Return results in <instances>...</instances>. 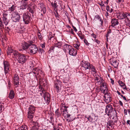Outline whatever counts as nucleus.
I'll return each instance as SVG.
<instances>
[{"mask_svg":"<svg viewBox=\"0 0 130 130\" xmlns=\"http://www.w3.org/2000/svg\"><path fill=\"white\" fill-rule=\"evenodd\" d=\"M14 56L19 63H24L27 60L26 56L24 54L20 53L18 52L14 53Z\"/></svg>","mask_w":130,"mask_h":130,"instance_id":"nucleus-1","label":"nucleus"},{"mask_svg":"<svg viewBox=\"0 0 130 130\" xmlns=\"http://www.w3.org/2000/svg\"><path fill=\"white\" fill-rule=\"evenodd\" d=\"M12 18L13 21L14 22H19L21 19L20 14L16 11L13 12Z\"/></svg>","mask_w":130,"mask_h":130,"instance_id":"nucleus-2","label":"nucleus"},{"mask_svg":"<svg viewBox=\"0 0 130 130\" xmlns=\"http://www.w3.org/2000/svg\"><path fill=\"white\" fill-rule=\"evenodd\" d=\"M41 95L43 97L44 100L46 101L47 104L50 103V95L48 92H46L45 91H43V93H40Z\"/></svg>","mask_w":130,"mask_h":130,"instance_id":"nucleus-3","label":"nucleus"},{"mask_svg":"<svg viewBox=\"0 0 130 130\" xmlns=\"http://www.w3.org/2000/svg\"><path fill=\"white\" fill-rule=\"evenodd\" d=\"M38 50V48L37 46L33 43L30 45L28 50L30 53L35 54L37 53Z\"/></svg>","mask_w":130,"mask_h":130,"instance_id":"nucleus-4","label":"nucleus"},{"mask_svg":"<svg viewBox=\"0 0 130 130\" xmlns=\"http://www.w3.org/2000/svg\"><path fill=\"white\" fill-rule=\"evenodd\" d=\"M23 20L26 24H28L30 21V17L28 13H25L23 14L22 15Z\"/></svg>","mask_w":130,"mask_h":130,"instance_id":"nucleus-5","label":"nucleus"},{"mask_svg":"<svg viewBox=\"0 0 130 130\" xmlns=\"http://www.w3.org/2000/svg\"><path fill=\"white\" fill-rule=\"evenodd\" d=\"M109 62L115 68H116L117 67L119 62L116 59L115 57H112V58L109 59Z\"/></svg>","mask_w":130,"mask_h":130,"instance_id":"nucleus-6","label":"nucleus"},{"mask_svg":"<svg viewBox=\"0 0 130 130\" xmlns=\"http://www.w3.org/2000/svg\"><path fill=\"white\" fill-rule=\"evenodd\" d=\"M90 64L88 62L85 61H82L81 63V67L85 70L89 69Z\"/></svg>","mask_w":130,"mask_h":130,"instance_id":"nucleus-7","label":"nucleus"},{"mask_svg":"<svg viewBox=\"0 0 130 130\" xmlns=\"http://www.w3.org/2000/svg\"><path fill=\"white\" fill-rule=\"evenodd\" d=\"M3 64L4 66L5 73L6 75L7 73H8L9 71V67L10 66V64L8 61L5 60L4 61Z\"/></svg>","mask_w":130,"mask_h":130,"instance_id":"nucleus-8","label":"nucleus"},{"mask_svg":"<svg viewBox=\"0 0 130 130\" xmlns=\"http://www.w3.org/2000/svg\"><path fill=\"white\" fill-rule=\"evenodd\" d=\"M34 42L32 41H28L27 43L25 42L23 43L22 45V47L24 50L27 49L29 47L31 44L34 43Z\"/></svg>","mask_w":130,"mask_h":130,"instance_id":"nucleus-9","label":"nucleus"},{"mask_svg":"<svg viewBox=\"0 0 130 130\" xmlns=\"http://www.w3.org/2000/svg\"><path fill=\"white\" fill-rule=\"evenodd\" d=\"M104 93V97L105 99V101L107 104L111 102V94L108 92H105Z\"/></svg>","mask_w":130,"mask_h":130,"instance_id":"nucleus-10","label":"nucleus"},{"mask_svg":"<svg viewBox=\"0 0 130 130\" xmlns=\"http://www.w3.org/2000/svg\"><path fill=\"white\" fill-rule=\"evenodd\" d=\"M114 110L112 106H106L105 112L108 116H113L112 112Z\"/></svg>","mask_w":130,"mask_h":130,"instance_id":"nucleus-11","label":"nucleus"},{"mask_svg":"<svg viewBox=\"0 0 130 130\" xmlns=\"http://www.w3.org/2000/svg\"><path fill=\"white\" fill-rule=\"evenodd\" d=\"M61 82L58 79H56L54 81V87L56 88L58 91L60 90L61 87Z\"/></svg>","mask_w":130,"mask_h":130,"instance_id":"nucleus-12","label":"nucleus"},{"mask_svg":"<svg viewBox=\"0 0 130 130\" xmlns=\"http://www.w3.org/2000/svg\"><path fill=\"white\" fill-rule=\"evenodd\" d=\"M19 76L17 74H15L13 77L14 84L15 86H17L16 87H17L19 85Z\"/></svg>","mask_w":130,"mask_h":130,"instance_id":"nucleus-13","label":"nucleus"},{"mask_svg":"<svg viewBox=\"0 0 130 130\" xmlns=\"http://www.w3.org/2000/svg\"><path fill=\"white\" fill-rule=\"evenodd\" d=\"M101 90H102V92L103 93H105V92H108V89L106 85H105L104 83L102 84L101 85Z\"/></svg>","mask_w":130,"mask_h":130,"instance_id":"nucleus-14","label":"nucleus"},{"mask_svg":"<svg viewBox=\"0 0 130 130\" xmlns=\"http://www.w3.org/2000/svg\"><path fill=\"white\" fill-rule=\"evenodd\" d=\"M8 14L6 13H4L3 14V17L2 18L3 20L2 21L6 25L8 24V20L7 19Z\"/></svg>","mask_w":130,"mask_h":130,"instance_id":"nucleus-15","label":"nucleus"},{"mask_svg":"<svg viewBox=\"0 0 130 130\" xmlns=\"http://www.w3.org/2000/svg\"><path fill=\"white\" fill-rule=\"evenodd\" d=\"M40 72H41L42 71L39 69L36 68L33 69L31 73H34L35 74V76L36 77V76L38 75Z\"/></svg>","mask_w":130,"mask_h":130,"instance_id":"nucleus-16","label":"nucleus"},{"mask_svg":"<svg viewBox=\"0 0 130 130\" xmlns=\"http://www.w3.org/2000/svg\"><path fill=\"white\" fill-rule=\"evenodd\" d=\"M69 54L72 56H75L77 54V51L73 48H71L69 51Z\"/></svg>","mask_w":130,"mask_h":130,"instance_id":"nucleus-17","label":"nucleus"},{"mask_svg":"<svg viewBox=\"0 0 130 130\" xmlns=\"http://www.w3.org/2000/svg\"><path fill=\"white\" fill-rule=\"evenodd\" d=\"M97 19L99 20L101 22V24L102 25L103 23V22L102 20L101 17L99 15L97 14L95 16L93 20L94 21H95Z\"/></svg>","mask_w":130,"mask_h":130,"instance_id":"nucleus-18","label":"nucleus"},{"mask_svg":"<svg viewBox=\"0 0 130 130\" xmlns=\"http://www.w3.org/2000/svg\"><path fill=\"white\" fill-rule=\"evenodd\" d=\"M8 51L7 52V54L8 55V53H13V54L14 55V53L18 52L15 51V50H13L11 46H8Z\"/></svg>","mask_w":130,"mask_h":130,"instance_id":"nucleus-19","label":"nucleus"},{"mask_svg":"<svg viewBox=\"0 0 130 130\" xmlns=\"http://www.w3.org/2000/svg\"><path fill=\"white\" fill-rule=\"evenodd\" d=\"M111 22V26L113 27H114L116 25L118 24L119 23L118 20L115 19H112Z\"/></svg>","mask_w":130,"mask_h":130,"instance_id":"nucleus-20","label":"nucleus"},{"mask_svg":"<svg viewBox=\"0 0 130 130\" xmlns=\"http://www.w3.org/2000/svg\"><path fill=\"white\" fill-rule=\"evenodd\" d=\"M33 122L34 125L33 126L32 128L30 130H38L39 126L38 123L37 122Z\"/></svg>","mask_w":130,"mask_h":130,"instance_id":"nucleus-21","label":"nucleus"},{"mask_svg":"<svg viewBox=\"0 0 130 130\" xmlns=\"http://www.w3.org/2000/svg\"><path fill=\"white\" fill-rule=\"evenodd\" d=\"M40 7L41 9V12H43V14H44L46 13V8L43 3H41L40 4Z\"/></svg>","mask_w":130,"mask_h":130,"instance_id":"nucleus-22","label":"nucleus"},{"mask_svg":"<svg viewBox=\"0 0 130 130\" xmlns=\"http://www.w3.org/2000/svg\"><path fill=\"white\" fill-rule=\"evenodd\" d=\"M21 3L22 4L20 7V9L22 10L26 9L27 8V3L23 1H22Z\"/></svg>","mask_w":130,"mask_h":130,"instance_id":"nucleus-23","label":"nucleus"},{"mask_svg":"<svg viewBox=\"0 0 130 130\" xmlns=\"http://www.w3.org/2000/svg\"><path fill=\"white\" fill-rule=\"evenodd\" d=\"M63 107H64V109L62 111V112H64V113H63V115L64 117L66 118L67 116V115L68 113V112H67V108L68 107L67 106V107H66V106H63ZM61 111H62V110H61Z\"/></svg>","mask_w":130,"mask_h":130,"instance_id":"nucleus-24","label":"nucleus"},{"mask_svg":"<svg viewBox=\"0 0 130 130\" xmlns=\"http://www.w3.org/2000/svg\"><path fill=\"white\" fill-rule=\"evenodd\" d=\"M15 93L14 91L13 90H11L9 94V97L11 99H13L14 98Z\"/></svg>","mask_w":130,"mask_h":130,"instance_id":"nucleus-25","label":"nucleus"},{"mask_svg":"<svg viewBox=\"0 0 130 130\" xmlns=\"http://www.w3.org/2000/svg\"><path fill=\"white\" fill-rule=\"evenodd\" d=\"M71 46L67 44H65L64 45V48L63 50L65 52H66L67 50H70Z\"/></svg>","mask_w":130,"mask_h":130,"instance_id":"nucleus-26","label":"nucleus"},{"mask_svg":"<svg viewBox=\"0 0 130 130\" xmlns=\"http://www.w3.org/2000/svg\"><path fill=\"white\" fill-rule=\"evenodd\" d=\"M35 110V107L34 106H30L29 108V111L28 112L30 113H34Z\"/></svg>","mask_w":130,"mask_h":130,"instance_id":"nucleus-27","label":"nucleus"},{"mask_svg":"<svg viewBox=\"0 0 130 130\" xmlns=\"http://www.w3.org/2000/svg\"><path fill=\"white\" fill-rule=\"evenodd\" d=\"M62 43L61 42H58L57 43H54V44L55 46V49H57V48H60L62 46Z\"/></svg>","mask_w":130,"mask_h":130,"instance_id":"nucleus-28","label":"nucleus"},{"mask_svg":"<svg viewBox=\"0 0 130 130\" xmlns=\"http://www.w3.org/2000/svg\"><path fill=\"white\" fill-rule=\"evenodd\" d=\"M118 83L120 85L121 87H123L124 89H127V88L125 84L122 81L120 80L119 81H118Z\"/></svg>","mask_w":130,"mask_h":130,"instance_id":"nucleus-29","label":"nucleus"},{"mask_svg":"<svg viewBox=\"0 0 130 130\" xmlns=\"http://www.w3.org/2000/svg\"><path fill=\"white\" fill-rule=\"evenodd\" d=\"M51 5L53 7L55 8L54 10L56 11H57L58 10H59L58 8H57V6H58L57 5L56 3H54L53 2H52L51 3Z\"/></svg>","mask_w":130,"mask_h":130,"instance_id":"nucleus-30","label":"nucleus"},{"mask_svg":"<svg viewBox=\"0 0 130 130\" xmlns=\"http://www.w3.org/2000/svg\"><path fill=\"white\" fill-rule=\"evenodd\" d=\"M16 6L15 5H13L10 7L9 8L8 10L9 11L12 12L15 9Z\"/></svg>","mask_w":130,"mask_h":130,"instance_id":"nucleus-31","label":"nucleus"},{"mask_svg":"<svg viewBox=\"0 0 130 130\" xmlns=\"http://www.w3.org/2000/svg\"><path fill=\"white\" fill-rule=\"evenodd\" d=\"M127 13H123L122 15H120V19L122 20L123 19L126 18L127 17Z\"/></svg>","mask_w":130,"mask_h":130,"instance_id":"nucleus-32","label":"nucleus"},{"mask_svg":"<svg viewBox=\"0 0 130 130\" xmlns=\"http://www.w3.org/2000/svg\"><path fill=\"white\" fill-rule=\"evenodd\" d=\"M89 69H91L92 72H94L95 73H96L97 71L96 70L92 64H90Z\"/></svg>","mask_w":130,"mask_h":130,"instance_id":"nucleus-33","label":"nucleus"},{"mask_svg":"<svg viewBox=\"0 0 130 130\" xmlns=\"http://www.w3.org/2000/svg\"><path fill=\"white\" fill-rule=\"evenodd\" d=\"M28 11L31 13L32 14V17H34L33 14L35 11V10H33V9H32V7L30 6L28 8Z\"/></svg>","mask_w":130,"mask_h":130,"instance_id":"nucleus-34","label":"nucleus"},{"mask_svg":"<svg viewBox=\"0 0 130 130\" xmlns=\"http://www.w3.org/2000/svg\"><path fill=\"white\" fill-rule=\"evenodd\" d=\"M41 76L39 75L38 77H36L37 79V78H39V85H41V83L44 82L43 81V78H42L41 77Z\"/></svg>","mask_w":130,"mask_h":130,"instance_id":"nucleus-35","label":"nucleus"},{"mask_svg":"<svg viewBox=\"0 0 130 130\" xmlns=\"http://www.w3.org/2000/svg\"><path fill=\"white\" fill-rule=\"evenodd\" d=\"M113 113V116L110 115L111 117L113 116V118H115V119H117V112L116 110H114L113 112H112Z\"/></svg>","mask_w":130,"mask_h":130,"instance_id":"nucleus-36","label":"nucleus"},{"mask_svg":"<svg viewBox=\"0 0 130 130\" xmlns=\"http://www.w3.org/2000/svg\"><path fill=\"white\" fill-rule=\"evenodd\" d=\"M25 29L23 27L20 28L18 30V32L21 34L23 33Z\"/></svg>","mask_w":130,"mask_h":130,"instance_id":"nucleus-37","label":"nucleus"},{"mask_svg":"<svg viewBox=\"0 0 130 130\" xmlns=\"http://www.w3.org/2000/svg\"><path fill=\"white\" fill-rule=\"evenodd\" d=\"M107 125H108L109 126L112 127V125H114V123H113V122L112 120H109L107 123Z\"/></svg>","mask_w":130,"mask_h":130,"instance_id":"nucleus-38","label":"nucleus"},{"mask_svg":"<svg viewBox=\"0 0 130 130\" xmlns=\"http://www.w3.org/2000/svg\"><path fill=\"white\" fill-rule=\"evenodd\" d=\"M78 35L79 37L81 39H84V38L85 37L84 35L81 32L80 33H78Z\"/></svg>","mask_w":130,"mask_h":130,"instance_id":"nucleus-39","label":"nucleus"},{"mask_svg":"<svg viewBox=\"0 0 130 130\" xmlns=\"http://www.w3.org/2000/svg\"><path fill=\"white\" fill-rule=\"evenodd\" d=\"M19 129V130H28L27 126L26 125H22L21 127Z\"/></svg>","mask_w":130,"mask_h":130,"instance_id":"nucleus-40","label":"nucleus"},{"mask_svg":"<svg viewBox=\"0 0 130 130\" xmlns=\"http://www.w3.org/2000/svg\"><path fill=\"white\" fill-rule=\"evenodd\" d=\"M39 88L40 90H39V91L42 92L41 93H43V91H45V90H44V87L43 86L39 85Z\"/></svg>","mask_w":130,"mask_h":130,"instance_id":"nucleus-41","label":"nucleus"},{"mask_svg":"<svg viewBox=\"0 0 130 130\" xmlns=\"http://www.w3.org/2000/svg\"><path fill=\"white\" fill-rule=\"evenodd\" d=\"M33 113H29L28 112V118L30 119V120H31V119H32V118H33V116L32 115Z\"/></svg>","mask_w":130,"mask_h":130,"instance_id":"nucleus-42","label":"nucleus"},{"mask_svg":"<svg viewBox=\"0 0 130 130\" xmlns=\"http://www.w3.org/2000/svg\"><path fill=\"white\" fill-rule=\"evenodd\" d=\"M84 41L86 45L89 46L90 45V43L88 42L87 40L86 39H84Z\"/></svg>","mask_w":130,"mask_h":130,"instance_id":"nucleus-43","label":"nucleus"},{"mask_svg":"<svg viewBox=\"0 0 130 130\" xmlns=\"http://www.w3.org/2000/svg\"><path fill=\"white\" fill-rule=\"evenodd\" d=\"M55 49V46L54 45V44L53 45V46H52L50 48L49 51H54V49Z\"/></svg>","mask_w":130,"mask_h":130,"instance_id":"nucleus-44","label":"nucleus"},{"mask_svg":"<svg viewBox=\"0 0 130 130\" xmlns=\"http://www.w3.org/2000/svg\"><path fill=\"white\" fill-rule=\"evenodd\" d=\"M38 37L39 39L40 40H41L42 39V35H41V34L40 32H39L38 33Z\"/></svg>","mask_w":130,"mask_h":130,"instance_id":"nucleus-45","label":"nucleus"},{"mask_svg":"<svg viewBox=\"0 0 130 130\" xmlns=\"http://www.w3.org/2000/svg\"><path fill=\"white\" fill-rule=\"evenodd\" d=\"M38 52L42 54V53H43L44 52V51L43 49H42L41 48H39L38 50Z\"/></svg>","mask_w":130,"mask_h":130,"instance_id":"nucleus-46","label":"nucleus"},{"mask_svg":"<svg viewBox=\"0 0 130 130\" xmlns=\"http://www.w3.org/2000/svg\"><path fill=\"white\" fill-rule=\"evenodd\" d=\"M11 27H14V26L13 25H12L11 26V25H10L9 26L7 27V29H8V31H9L10 30H11Z\"/></svg>","mask_w":130,"mask_h":130,"instance_id":"nucleus-47","label":"nucleus"},{"mask_svg":"<svg viewBox=\"0 0 130 130\" xmlns=\"http://www.w3.org/2000/svg\"><path fill=\"white\" fill-rule=\"evenodd\" d=\"M79 46L80 45L77 44H73V46L74 47L78 50L79 49Z\"/></svg>","mask_w":130,"mask_h":130,"instance_id":"nucleus-48","label":"nucleus"},{"mask_svg":"<svg viewBox=\"0 0 130 130\" xmlns=\"http://www.w3.org/2000/svg\"><path fill=\"white\" fill-rule=\"evenodd\" d=\"M3 23L4 22L2 21L1 19H0V26L1 28H3L4 25H3Z\"/></svg>","mask_w":130,"mask_h":130,"instance_id":"nucleus-49","label":"nucleus"},{"mask_svg":"<svg viewBox=\"0 0 130 130\" xmlns=\"http://www.w3.org/2000/svg\"><path fill=\"white\" fill-rule=\"evenodd\" d=\"M111 32V30L109 29V30L107 32V34H106V37H108L109 36V34Z\"/></svg>","mask_w":130,"mask_h":130,"instance_id":"nucleus-50","label":"nucleus"},{"mask_svg":"<svg viewBox=\"0 0 130 130\" xmlns=\"http://www.w3.org/2000/svg\"><path fill=\"white\" fill-rule=\"evenodd\" d=\"M35 4H37L39 1V0H31Z\"/></svg>","mask_w":130,"mask_h":130,"instance_id":"nucleus-51","label":"nucleus"},{"mask_svg":"<svg viewBox=\"0 0 130 130\" xmlns=\"http://www.w3.org/2000/svg\"><path fill=\"white\" fill-rule=\"evenodd\" d=\"M87 118L88 120L90 122L92 121L93 120V118L90 116H89Z\"/></svg>","mask_w":130,"mask_h":130,"instance_id":"nucleus-52","label":"nucleus"},{"mask_svg":"<svg viewBox=\"0 0 130 130\" xmlns=\"http://www.w3.org/2000/svg\"><path fill=\"white\" fill-rule=\"evenodd\" d=\"M127 17L126 19L129 21H130V14H128L127 15Z\"/></svg>","mask_w":130,"mask_h":130,"instance_id":"nucleus-53","label":"nucleus"},{"mask_svg":"<svg viewBox=\"0 0 130 130\" xmlns=\"http://www.w3.org/2000/svg\"><path fill=\"white\" fill-rule=\"evenodd\" d=\"M4 107L3 106H0V112H1L4 110Z\"/></svg>","mask_w":130,"mask_h":130,"instance_id":"nucleus-54","label":"nucleus"},{"mask_svg":"<svg viewBox=\"0 0 130 130\" xmlns=\"http://www.w3.org/2000/svg\"><path fill=\"white\" fill-rule=\"evenodd\" d=\"M55 34H54L53 35H51V36H49V40H51V38L54 37V36L55 35Z\"/></svg>","mask_w":130,"mask_h":130,"instance_id":"nucleus-55","label":"nucleus"},{"mask_svg":"<svg viewBox=\"0 0 130 130\" xmlns=\"http://www.w3.org/2000/svg\"><path fill=\"white\" fill-rule=\"evenodd\" d=\"M57 15H56L55 16L56 19L58 20L59 21L60 20V18H59V16L58 15V12H57Z\"/></svg>","mask_w":130,"mask_h":130,"instance_id":"nucleus-56","label":"nucleus"},{"mask_svg":"<svg viewBox=\"0 0 130 130\" xmlns=\"http://www.w3.org/2000/svg\"><path fill=\"white\" fill-rule=\"evenodd\" d=\"M46 85V84L45 83H44V82H43L41 83V85H39L41 86H43V87H44Z\"/></svg>","mask_w":130,"mask_h":130,"instance_id":"nucleus-57","label":"nucleus"},{"mask_svg":"<svg viewBox=\"0 0 130 130\" xmlns=\"http://www.w3.org/2000/svg\"><path fill=\"white\" fill-rule=\"evenodd\" d=\"M55 114L58 117L60 116V113L58 112H55Z\"/></svg>","mask_w":130,"mask_h":130,"instance_id":"nucleus-58","label":"nucleus"},{"mask_svg":"<svg viewBox=\"0 0 130 130\" xmlns=\"http://www.w3.org/2000/svg\"><path fill=\"white\" fill-rule=\"evenodd\" d=\"M106 10H107V11H110V9H109V7L108 5H107L106 6Z\"/></svg>","mask_w":130,"mask_h":130,"instance_id":"nucleus-59","label":"nucleus"},{"mask_svg":"<svg viewBox=\"0 0 130 130\" xmlns=\"http://www.w3.org/2000/svg\"><path fill=\"white\" fill-rule=\"evenodd\" d=\"M58 8L59 9L58 10H59V11H60V10H62V9H63V8L61 5H60L59 8Z\"/></svg>","mask_w":130,"mask_h":130,"instance_id":"nucleus-60","label":"nucleus"},{"mask_svg":"<svg viewBox=\"0 0 130 130\" xmlns=\"http://www.w3.org/2000/svg\"><path fill=\"white\" fill-rule=\"evenodd\" d=\"M94 41L95 42H96L97 44H100V42L98 39H95L94 40Z\"/></svg>","mask_w":130,"mask_h":130,"instance_id":"nucleus-61","label":"nucleus"},{"mask_svg":"<svg viewBox=\"0 0 130 130\" xmlns=\"http://www.w3.org/2000/svg\"><path fill=\"white\" fill-rule=\"evenodd\" d=\"M91 35L94 38H96V36L94 33H92L91 34Z\"/></svg>","mask_w":130,"mask_h":130,"instance_id":"nucleus-62","label":"nucleus"},{"mask_svg":"<svg viewBox=\"0 0 130 130\" xmlns=\"http://www.w3.org/2000/svg\"><path fill=\"white\" fill-rule=\"evenodd\" d=\"M45 46V43L44 42L43 44H42L41 47L42 48H44Z\"/></svg>","mask_w":130,"mask_h":130,"instance_id":"nucleus-63","label":"nucleus"},{"mask_svg":"<svg viewBox=\"0 0 130 130\" xmlns=\"http://www.w3.org/2000/svg\"><path fill=\"white\" fill-rule=\"evenodd\" d=\"M121 97L123 98V99L125 100L126 101V99L125 96H124L123 95H121Z\"/></svg>","mask_w":130,"mask_h":130,"instance_id":"nucleus-64","label":"nucleus"}]
</instances>
